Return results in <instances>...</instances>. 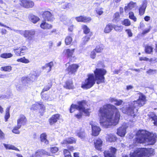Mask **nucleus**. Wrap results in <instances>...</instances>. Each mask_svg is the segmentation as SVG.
Here are the masks:
<instances>
[{"label":"nucleus","mask_w":157,"mask_h":157,"mask_svg":"<svg viewBox=\"0 0 157 157\" xmlns=\"http://www.w3.org/2000/svg\"><path fill=\"white\" fill-rule=\"evenodd\" d=\"M135 3L132 2H130L127 6L124 7V9L125 13H127L129 10L134 8L135 6Z\"/></svg>","instance_id":"4be33fe9"},{"label":"nucleus","mask_w":157,"mask_h":157,"mask_svg":"<svg viewBox=\"0 0 157 157\" xmlns=\"http://www.w3.org/2000/svg\"><path fill=\"white\" fill-rule=\"evenodd\" d=\"M150 29H151V26H149L147 28L145 29H144V30H143V32L142 33V35H145V34H147V33L149 32L150 30Z\"/></svg>","instance_id":"5fc2aeb1"},{"label":"nucleus","mask_w":157,"mask_h":157,"mask_svg":"<svg viewBox=\"0 0 157 157\" xmlns=\"http://www.w3.org/2000/svg\"><path fill=\"white\" fill-rule=\"evenodd\" d=\"M140 61L144 60L146 61L149 60L151 62L153 61L152 58H151L149 59L148 58L146 57H140Z\"/></svg>","instance_id":"4d7b16f0"},{"label":"nucleus","mask_w":157,"mask_h":157,"mask_svg":"<svg viewBox=\"0 0 157 157\" xmlns=\"http://www.w3.org/2000/svg\"><path fill=\"white\" fill-rule=\"evenodd\" d=\"M113 27L115 30L117 31H121L123 28L122 26L114 25Z\"/></svg>","instance_id":"603ef678"},{"label":"nucleus","mask_w":157,"mask_h":157,"mask_svg":"<svg viewBox=\"0 0 157 157\" xmlns=\"http://www.w3.org/2000/svg\"><path fill=\"white\" fill-rule=\"evenodd\" d=\"M92 35V33H90L89 35H87L85 37L83 38V41L84 43V44L89 41L90 36Z\"/></svg>","instance_id":"49530a36"},{"label":"nucleus","mask_w":157,"mask_h":157,"mask_svg":"<svg viewBox=\"0 0 157 157\" xmlns=\"http://www.w3.org/2000/svg\"><path fill=\"white\" fill-rule=\"evenodd\" d=\"M109 151H105L104 154L105 157H115L117 149L115 147H111Z\"/></svg>","instance_id":"9d476101"},{"label":"nucleus","mask_w":157,"mask_h":157,"mask_svg":"<svg viewBox=\"0 0 157 157\" xmlns=\"http://www.w3.org/2000/svg\"><path fill=\"white\" fill-rule=\"evenodd\" d=\"M131 22L128 19H125L122 22V24L126 26H128L131 25Z\"/></svg>","instance_id":"8fccbe9b"},{"label":"nucleus","mask_w":157,"mask_h":157,"mask_svg":"<svg viewBox=\"0 0 157 157\" xmlns=\"http://www.w3.org/2000/svg\"><path fill=\"white\" fill-rule=\"evenodd\" d=\"M78 105H72L70 109V112L72 113L75 110L82 111L84 112L86 115L88 116L89 114L88 109L87 108L86 109V104L85 101H82L78 102Z\"/></svg>","instance_id":"423d86ee"},{"label":"nucleus","mask_w":157,"mask_h":157,"mask_svg":"<svg viewBox=\"0 0 157 157\" xmlns=\"http://www.w3.org/2000/svg\"><path fill=\"white\" fill-rule=\"evenodd\" d=\"M27 120L25 116L23 115H20L17 120V125H20L21 127L22 125H25L27 122Z\"/></svg>","instance_id":"ddd939ff"},{"label":"nucleus","mask_w":157,"mask_h":157,"mask_svg":"<svg viewBox=\"0 0 157 157\" xmlns=\"http://www.w3.org/2000/svg\"><path fill=\"white\" fill-rule=\"evenodd\" d=\"M109 102L114 104V103H115L117 99L114 98H109Z\"/></svg>","instance_id":"338daca9"},{"label":"nucleus","mask_w":157,"mask_h":157,"mask_svg":"<svg viewBox=\"0 0 157 157\" xmlns=\"http://www.w3.org/2000/svg\"><path fill=\"white\" fill-rule=\"evenodd\" d=\"M78 111L79 112V113L77 114H75V116L77 118L79 119L82 117V113H84V112L83 111L82 112V111H80L79 110H78Z\"/></svg>","instance_id":"6e6d98bb"},{"label":"nucleus","mask_w":157,"mask_h":157,"mask_svg":"<svg viewBox=\"0 0 157 157\" xmlns=\"http://www.w3.org/2000/svg\"><path fill=\"white\" fill-rule=\"evenodd\" d=\"M10 107L7 108L6 109V113L5 117L6 121H7L10 117Z\"/></svg>","instance_id":"58836bf2"},{"label":"nucleus","mask_w":157,"mask_h":157,"mask_svg":"<svg viewBox=\"0 0 157 157\" xmlns=\"http://www.w3.org/2000/svg\"><path fill=\"white\" fill-rule=\"evenodd\" d=\"M51 86L52 84L51 83H48V84L46 86H45L43 89L41 93V94H43V93H44V91H47L49 90L50 88L51 87Z\"/></svg>","instance_id":"a18cd8bd"},{"label":"nucleus","mask_w":157,"mask_h":157,"mask_svg":"<svg viewBox=\"0 0 157 157\" xmlns=\"http://www.w3.org/2000/svg\"><path fill=\"white\" fill-rule=\"evenodd\" d=\"M68 150H69L70 151H73L74 150V147L71 146H68L67 147Z\"/></svg>","instance_id":"774afa93"},{"label":"nucleus","mask_w":157,"mask_h":157,"mask_svg":"<svg viewBox=\"0 0 157 157\" xmlns=\"http://www.w3.org/2000/svg\"><path fill=\"white\" fill-rule=\"evenodd\" d=\"M116 136L112 134H110L107 135L106 140L110 142L115 141L116 140Z\"/></svg>","instance_id":"bb28decb"},{"label":"nucleus","mask_w":157,"mask_h":157,"mask_svg":"<svg viewBox=\"0 0 157 157\" xmlns=\"http://www.w3.org/2000/svg\"><path fill=\"white\" fill-rule=\"evenodd\" d=\"M43 16L45 20L48 21H53L54 19V18L51 13L48 11H45L43 13Z\"/></svg>","instance_id":"4468645a"},{"label":"nucleus","mask_w":157,"mask_h":157,"mask_svg":"<svg viewBox=\"0 0 157 157\" xmlns=\"http://www.w3.org/2000/svg\"><path fill=\"white\" fill-rule=\"evenodd\" d=\"M152 121H153V123L155 125H157V116L154 115L151 117Z\"/></svg>","instance_id":"09e8293b"},{"label":"nucleus","mask_w":157,"mask_h":157,"mask_svg":"<svg viewBox=\"0 0 157 157\" xmlns=\"http://www.w3.org/2000/svg\"><path fill=\"white\" fill-rule=\"evenodd\" d=\"M106 73V71L104 69H96L94 71L95 78L93 74H88L87 75L88 78L82 82V87L85 89L90 88L95 83V80L97 81V83L98 84L104 82V75Z\"/></svg>","instance_id":"f03ea898"},{"label":"nucleus","mask_w":157,"mask_h":157,"mask_svg":"<svg viewBox=\"0 0 157 157\" xmlns=\"http://www.w3.org/2000/svg\"><path fill=\"white\" fill-rule=\"evenodd\" d=\"M104 47L103 45L102 44H101L97 46L94 50L96 51V52L100 53L103 50Z\"/></svg>","instance_id":"4c0bfd02"},{"label":"nucleus","mask_w":157,"mask_h":157,"mask_svg":"<svg viewBox=\"0 0 157 157\" xmlns=\"http://www.w3.org/2000/svg\"><path fill=\"white\" fill-rule=\"evenodd\" d=\"M14 52L17 56H21V52L20 50V47L18 48H16L13 49Z\"/></svg>","instance_id":"3c124183"},{"label":"nucleus","mask_w":157,"mask_h":157,"mask_svg":"<svg viewBox=\"0 0 157 157\" xmlns=\"http://www.w3.org/2000/svg\"><path fill=\"white\" fill-rule=\"evenodd\" d=\"M113 28V26L111 24H109L106 25L105 28L104 32L105 33H109L111 31Z\"/></svg>","instance_id":"7c9ffc66"},{"label":"nucleus","mask_w":157,"mask_h":157,"mask_svg":"<svg viewBox=\"0 0 157 157\" xmlns=\"http://www.w3.org/2000/svg\"><path fill=\"white\" fill-rule=\"evenodd\" d=\"M53 65V62H51L46 64L44 66L42 67V68L43 70L46 69L47 70V71L48 72L51 71L52 67Z\"/></svg>","instance_id":"412c9836"},{"label":"nucleus","mask_w":157,"mask_h":157,"mask_svg":"<svg viewBox=\"0 0 157 157\" xmlns=\"http://www.w3.org/2000/svg\"><path fill=\"white\" fill-rule=\"evenodd\" d=\"M13 56V54L11 53H4L1 55L0 57L2 58L7 59L11 58Z\"/></svg>","instance_id":"72a5a7b5"},{"label":"nucleus","mask_w":157,"mask_h":157,"mask_svg":"<svg viewBox=\"0 0 157 157\" xmlns=\"http://www.w3.org/2000/svg\"><path fill=\"white\" fill-rule=\"evenodd\" d=\"M41 28L44 29H48L52 28V25L45 21H43L40 24Z\"/></svg>","instance_id":"393cba45"},{"label":"nucleus","mask_w":157,"mask_h":157,"mask_svg":"<svg viewBox=\"0 0 157 157\" xmlns=\"http://www.w3.org/2000/svg\"><path fill=\"white\" fill-rule=\"evenodd\" d=\"M154 154V150L153 148H139L131 152L130 157H150Z\"/></svg>","instance_id":"39448f33"},{"label":"nucleus","mask_w":157,"mask_h":157,"mask_svg":"<svg viewBox=\"0 0 157 157\" xmlns=\"http://www.w3.org/2000/svg\"><path fill=\"white\" fill-rule=\"evenodd\" d=\"M129 17L130 19L133 20L134 22L136 21L137 18L133 12H130L129 13Z\"/></svg>","instance_id":"ea45409f"},{"label":"nucleus","mask_w":157,"mask_h":157,"mask_svg":"<svg viewBox=\"0 0 157 157\" xmlns=\"http://www.w3.org/2000/svg\"><path fill=\"white\" fill-rule=\"evenodd\" d=\"M76 142V140L73 137L68 138L64 140L61 142L62 144H72Z\"/></svg>","instance_id":"a211bd4d"},{"label":"nucleus","mask_w":157,"mask_h":157,"mask_svg":"<svg viewBox=\"0 0 157 157\" xmlns=\"http://www.w3.org/2000/svg\"><path fill=\"white\" fill-rule=\"evenodd\" d=\"M120 15L118 12H116L113 15L112 21L117 23L120 20Z\"/></svg>","instance_id":"cd10ccee"},{"label":"nucleus","mask_w":157,"mask_h":157,"mask_svg":"<svg viewBox=\"0 0 157 157\" xmlns=\"http://www.w3.org/2000/svg\"><path fill=\"white\" fill-rule=\"evenodd\" d=\"M98 115L101 125L105 128L111 125H116L120 117L117 109L114 105L110 104L101 107L99 110Z\"/></svg>","instance_id":"f257e3e1"},{"label":"nucleus","mask_w":157,"mask_h":157,"mask_svg":"<svg viewBox=\"0 0 157 157\" xmlns=\"http://www.w3.org/2000/svg\"><path fill=\"white\" fill-rule=\"evenodd\" d=\"M17 61L25 63H28L30 62L29 60L26 59L25 57L17 59Z\"/></svg>","instance_id":"c9c22d12"},{"label":"nucleus","mask_w":157,"mask_h":157,"mask_svg":"<svg viewBox=\"0 0 157 157\" xmlns=\"http://www.w3.org/2000/svg\"><path fill=\"white\" fill-rule=\"evenodd\" d=\"M126 32L128 34V36L129 37H131L132 36V33L131 31V30L130 29H127L126 30Z\"/></svg>","instance_id":"bf43d9fd"},{"label":"nucleus","mask_w":157,"mask_h":157,"mask_svg":"<svg viewBox=\"0 0 157 157\" xmlns=\"http://www.w3.org/2000/svg\"><path fill=\"white\" fill-rule=\"evenodd\" d=\"M82 27L85 33L87 34L89 33L90 29L87 26L83 25L82 26Z\"/></svg>","instance_id":"de8ad7c7"},{"label":"nucleus","mask_w":157,"mask_h":157,"mask_svg":"<svg viewBox=\"0 0 157 157\" xmlns=\"http://www.w3.org/2000/svg\"><path fill=\"white\" fill-rule=\"evenodd\" d=\"M147 2L146 0L143 1V4L139 9V13L140 15H143L145 12V9L147 7Z\"/></svg>","instance_id":"f3484780"},{"label":"nucleus","mask_w":157,"mask_h":157,"mask_svg":"<svg viewBox=\"0 0 157 157\" xmlns=\"http://www.w3.org/2000/svg\"><path fill=\"white\" fill-rule=\"evenodd\" d=\"M47 136L45 133H43L40 135V140L42 142H44L46 144H48V141L47 140Z\"/></svg>","instance_id":"2f4dec72"},{"label":"nucleus","mask_w":157,"mask_h":157,"mask_svg":"<svg viewBox=\"0 0 157 157\" xmlns=\"http://www.w3.org/2000/svg\"><path fill=\"white\" fill-rule=\"evenodd\" d=\"M29 18L34 23H36L39 20V18L38 17L33 14L30 15L29 16Z\"/></svg>","instance_id":"c756f323"},{"label":"nucleus","mask_w":157,"mask_h":157,"mask_svg":"<svg viewBox=\"0 0 157 157\" xmlns=\"http://www.w3.org/2000/svg\"><path fill=\"white\" fill-rule=\"evenodd\" d=\"M44 105L42 104L36 103V104L32 105L30 109L31 110H36L37 109L40 108L44 109Z\"/></svg>","instance_id":"5701e85b"},{"label":"nucleus","mask_w":157,"mask_h":157,"mask_svg":"<svg viewBox=\"0 0 157 157\" xmlns=\"http://www.w3.org/2000/svg\"><path fill=\"white\" fill-rule=\"evenodd\" d=\"M103 143L102 141L100 139L98 138L95 140L94 143L96 149L100 150L101 149Z\"/></svg>","instance_id":"dca6fc26"},{"label":"nucleus","mask_w":157,"mask_h":157,"mask_svg":"<svg viewBox=\"0 0 157 157\" xmlns=\"http://www.w3.org/2000/svg\"><path fill=\"white\" fill-rule=\"evenodd\" d=\"M64 87L67 89H73V85L72 81L71 80H69L67 81L64 86Z\"/></svg>","instance_id":"a878e982"},{"label":"nucleus","mask_w":157,"mask_h":157,"mask_svg":"<svg viewBox=\"0 0 157 157\" xmlns=\"http://www.w3.org/2000/svg\"><path fill=\"white\" fill-rule=\"evenodd\" d=\"M156 72V70L155 69H150L147 71V73L150 74H152Z\"/></svg>","instance_id":"052dcab7"},{"label":"nucleus","mask_w":157,"mask_h":157,"mask_svg":"<svg viewBox=\"0 0 157 157\" xmlns=\"http://www.w3.org/2000/svg\"><path fill=\"white\" fill-rule=\"evenodd\" d=\"M75 19L78 22H89L91 20V19L90 17L82 16L76 17Z\"/></svg>","instance_id":"6ab92c4d"},{"label":"nucleus","mask_w":157,"mask_h":157,"mask_svg":"<svg viewBox=\"0 0 157 157\" xmlns=\"http://www.w3.org/2000/svg\"><path fill=\"white\" fill-rule=\"evenodd\" d=\"M42 95V98L45 100H48L49 99V96L46 94H41Z\"/></svg>","instance_id":"69168bd1"},{"label":"nucleus","mask_w":157,"mask_h":157,"mask_svg":"<svg viewBox=\"0 0 157 157\" xmlns=\"http://www.w3.org/2000/svg\"><path fill=\"white\" fill-rule=\"evenodd\" d=\"M79 66L77 64H73L70 65L67 68V71L69 75L74 73L76 72Z\"/></svg>","instance_id":"f8f14e48"},{"label":"nucleus","mask_w":157,"mask_h":157,"mask_svg":"<svg viewBox=\"0 0 157 157\" xmlns=\"http://www.w3.org/2000/svg\"><path fill=\"white\" fill-rule=\"evenodd\" d=\"M72 40L71 37L68 36L66 37L65 39V43L66 45H69L71 44Z\"/></svg>","instance_id":"a19ab883"},{"label":"nucleus","mask_w":157,"mask_h":157,"mask_svg":"<svg viewBox=\"0 0 157 157\" xmlns=\"http://www.w3.org/2000/svg\"><path fill=\"white\" fill-rule=\"evenodd\" d=\"M48 153L44 150H38L34 154L32 155V157H38L43 155H47Z\"/></svg>","instance_id":"aec40b11"},{"label":"nucleus","mask_w":157,"mask_h":157,"mask_svg":"<svg viewBox=\"0 0 157 157\" xmlns=\"http://www.w3.org/2000/svg\"><path fill=\"white\" fill-rule=\"evenodd\" d=\"M95 52L96 51L94 50H93L92 52H91L90 56L91 58L93 59L95 58L96 56Z\"/></svg>","instance_id":"680f3d73"},{"label":"nucleus","mask_w":157,"mask_h":157,"mask_svg":"<svg viewBox=\"0 0 157 157\" xmlns=\"http://www.w3.org/2000/svg\"><path fill=\"white\" fill-rule=\"evenodd\" d=\"M76 135L82 139H84L86 136V134L83 130L78 131L76 132Z\"/></svg>","instance_id":"b1692460"},{"label":"nucleus","mask_w":157,"mask_h":157,"mask_svg":"<svg viewBox=\"0 0 157 157\" xmlns=\"http://www.w3.org/2000/svg\"><path fill=\"white\" fill-rule=\"evenodd\" d=\"M5 138V134L0 129V140H2Z\"/></svg>","instance_id":"e2e57ef3"},{"label":"nucleus","mask_w":157,"mask_h":157,"mask_svg":"<svg viewBox=\"0 0 157 157\" xmlns=\"http://www.w3.org/2000/svg\"><path fill=\"white\" fill-rule=\"evenodd\" d=\"M27 50V48L25 46H22L20 47V52H21V56L23 55L26 53Z\"/></svg>","instance_id":"79ce46f5"},{"label":"nucleus","mask_w":157,"mask_h":157,"mask_svg":"<svg viewBox=\"0 0 157 157\" xmlns=\"http://www.w3.org/2000/svg\"><path fill=\"white\" fill-rule=\"evenodd\" d=\"M20 5L27 9L33 8L34 3L30 0H20L19 2Z\"/></svg>","instance_id":"6e6552de"},{"label":"nucleus","mask_w":157,"mask_h":157,"mask_svg":"<svg viewBox=\"0 0 157 157\" xmlns=\"http://www.w3.org/2000/svg\"><path fill=\"white\" fill-rule=\"evenodd\" d=\"M3 145L6 149L18 150V149L14 146L5 144H3Z\"/></svg>","instance_id":"f704fd0d"},{"label":"nucleus","mask_w":157,"mask_h":157,"mask_svg":"<svg viewBox=\"0 0 157 157\" xmlns=\"http://www.w3.org/2000/svg\"><path fill=\"white\" fill-rule=\"evenodd\" d=\"M59 117L60 115L59 114H57L52 115L49 120L50 124L51 125L54 124L59 119Z\"/></svg>","instance_id":"2eb2a0df"},{"label":"nucleus","mask_w":157,"mask_h":157,"mask_svg":"<svg viewBox=\"0 0 157 157\" xmlns=\"http://www.w3.org/2000/svg\"><path fill=\"white\" fill-rule=\"evenodd\" d=\"M74 51L75 49H67L65 50L64 52H65L66 56L69 57L72 56Z\"/></svg>","instance_id":"c85d7f7f"},{"label":"nucleus","mask_w":157,"mask_h":157,"mask_svg":"<svg viewBox=\"0 0 157 157\" xmlns=\"http://www.w3.org/2000/svg\"><path fill=\"white\" fill-rule=\"evenodd\" d=\"M146 101V97L141 93H140L139 99L137 101H131L129 103L128 105L124 106L121 109L123 113L127 114L132 117L133 119L132 121L134 122L136 120L135 118L136 115L135 113L137 111V109L135 108L138 106L141 107L145 104Z\"/></svg>","instance_id":"7ed1b4c3"},{"label":"nucleus","mask_w":157,"mask_h":157,"mask_svg":"<svg viewBox=\"0 0 157 157\" xmlns=\"http://www.w3.org/2000/svg\"><path fill=\"white\" fill-rule=\"evenodd\" d=\"M90 124L91 126L92 135L94 136H98L99 134V132L101 130L99 126L96 125V124L93 121L90 122Z\"/></svg>","instance_id":"1a4fd4ad"},{"label":"nucleus","mask_w":157,"mask_h":157,"mask_svg":"<svg viewBox=\"0 0 157 157\" xmlns=\"http://www.w3.org/2000/svg\"><path fill=\"white\" fill-rule=\"evenodd\" d=\"M136 141L137 143H146L153 145L156 142V135L151 133L145 130H139L136 133Z\"/></svg>","instance_id":"20e7f679"},{"label":"nucleus","mask_w":157,"mask_h":157,"mask_svg":"<svg viewBox=\"0 0 157 157\" xmlns=\"http://www.w3.org/2000/svg\"><path fill=\"white\" fill-rule=\"evenodd\" d=\"M36 32L33 29L25 30L24 31H21V34L23 36L29 40H32Z\"/></svg>","instance_id":"0eeeda50"},{"label":"nucleus","mask_w":157,"mask_h":157,"mask_svg":"<svg viewBox=\"0 0 157 157\" xmlns=\"http://www.w3.org/2000/svg\"><path fill=\"white\" fill-rule=\"evenodd\" d=\"M153 50V47L151 46L147 45L145 47V51L146 53L150 54L152 52Z\"/></svg>","instance_id":"e433bc0d"},{"label":"nucleus","mask_w":157,"mask_h":157,"mask_svg":"<svg viewBox=\"0 0 157 157\" xmlns=\"http://www.w3.org/2000/svg\"><path fill=\"white\" fill-rule=\"evenodd\" d=\"M102 10L103 9L102 8H98L96 10L97 13L99 15H101L103 12Z\"/></svg>","instance_id":"13d9d810"},{"label":"nucleus","mask_w":157,"mask_h":157,"mask_svg":"<svg viewBox=\"0 0 157 157\" xmlns=\"http://www.w3.org/2000/svg\"><path fill=\"white\" fill-rule=\"evenodd\" d=\"M122 102L123 101L121 100H117V101L115 103H114V104L117 105H120L122 104Z\"/></svg>","instance_id":"0e129e2a"},{"label":"nucleus","mask_w":157,"mask_h":157,"mask_svg":"<svg viewBox=\"0 0 157 157\" xmlns=\"http://www.w3.org/2000/svg\"><path fill=\"white\" fill-rule=\"evenodd\" d=\"M1 70L5 71H10L12 70V67L10 66L2 67H1Z\"/></svg>","instance_id":"37998d69"},{"label":"nucleus","mask_w":157,"mask_h":157,"mask_svg":"<svg viewBox=\"0 0 157 157\" xmlns=\"http://www.w3.org/2000/svg\"><path fill=\"white\" fill-rule=\"evenodd\" d=\"M128 126L126 124H124L117 130V134L121 137L124 136L126 133V129Z\"/></svg>","instance_id":"9b49d317"},{"label":"nucleus","mask_w":157,"mask_h":157,"mask_svg":"<svg viewBox=\"0 0 157 157\" xmlns=\"http://www.w3.org/2000/svg\"><path fill=\"white\" fill-rule=\"evenodd\" d=\"M20 125L17 124V125L15 126L12 130V132L15 134H18L20 133L19 129L21 128Z\"/></svg>","instance_id":"473e14b6"},{"label":"nucleus","mask_w":157,"mask_h":157,"mask_svg":"<svg viewBox=\"0 0 157 157\" xmlns=\"http://www.w3.org/2000/svg\"><path fill=\"white\" fill-rule=\"evenodd\" d=\"M63 152L65 157H72L71 153L68 150L64 149Z\"/></svg>","instance_id":"c03bdc74"},{"label":"nucleus","mask_w":157,"mask_h":157,"mask_svg":"<svg viewBox=\"0 0 157 157\" xmlns=\"http://www.w3.org/2000/svg\"><path fill=\"white\" fill-rule=\"evenodd\" d=\"M51 152L53 153H55L57 152L59 150L58 148L56 147H52L50 148Z\"/></svg>","instance_id":"864d4df0"}]
</instances>
